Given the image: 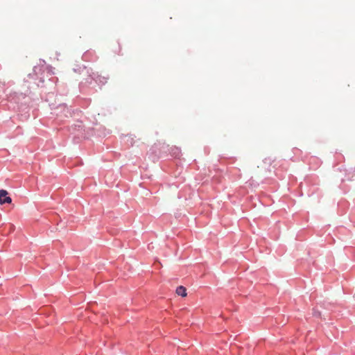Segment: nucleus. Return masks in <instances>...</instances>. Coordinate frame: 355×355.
<instances>
[{"label":"nucleus","instance_id":"2","mask_svg":"<svg viewBox=\"0 0 355 355\" xmlns=\"http://www.w3.org/2000/svg\"><path fill=\"white\" fill-rule=\"evenodd\" d=\"M176 293L178 295H181L182 297H186L187 296V290L186 288L182 286H180L177 288L176 289Z\"/></svg>","mask_w":355,"mask_h":355},{"label":"nucleus","instance_id":"1","mask_svg":"<svg viewBox=\"0 0 355 355\" xmlns=\"http://www.w3.org/2000/svg\"><path fill=\"white\" fill-rule=\"evenodd\" d=\"M8 191L3 189H0V204L11 203L12 199L8 196Z\"/></svg>","mask_w":355,"mask_h":355}]
</instances>
